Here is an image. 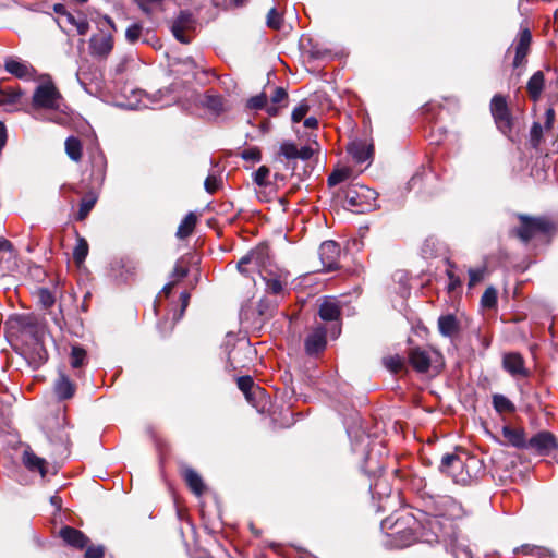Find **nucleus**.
<instances>
[{"label":"nucleus","instance_id":"f257e3e1","mask_svg":"<svg viewBox=\"0 0 558 558\" xmlns=\"http://www.w3.org/2000/svg\"><path fill=\"white\" fill-rule=\"evenodd\" d=\"M439 471L451 477L453 483L465 486L478 477L482 462L466 454L446 453L441 458Z\"/></svg>","mask_w":558,"mask_h":558},{"label":"nucleus","instance_id":"f03ea898","mask_svg":"<svg viewBox=\"0 0 558 558\" xmlns=\"http://www.w3.org/2000/svg\"><path fill=\"white\" fill-rule=\"evenodd\" d=\"M266 250L265 248H257L254 251H251L246 255H244L238 263V270L243 275H248L251 272L258 271L262 274V268L265 265L266 260ZM263 280L266 281L267 291L278 294L282 291V283L277 278H269L266 279L265 276L260 275Z\"/></svg>","mask_w":558,"mask_h":558},{"label":"nucleus","instance_id":"7ed1b4c3","mask_svg":"<svg viewBox=\"0 0 558 558\" xmlns=\"http://www.w3.org/2000/svg\"><path fill=\"white\" fill-rule=\"evenodd\" d=\"M388 525L389 527H396L395 535L397 546L405 547L417 539L416 526L418 523L410 513L398 517L393 524H391L390 519L384 520L381 527L387 529Z\"/></svg>","mask_w":558,"mask_h":558},{"label":"nucleus","instance_id":"20e7f679","mask_svg":"<svg viewBox=\"0 0 558 558\" xmlns=\"http://www.w3.org/2000/svg\"><path fill=\"white\" fill-rule=\"evenodd\" d=\"M521 227L517 230V235L523 241L527 242L537 233H549L553 229L551 222L546 218H530L527 216H520Z\"/></svg>","mask_w":558,"mask_h":558},{"label":"nucleus","instance_id":"39448f33","mask_svg":"<svg viewBox=\"0 0 558 558\" xmlns=\"http://www.w3.org/2000/svg\"><path fill=\"white\" fill-rule=\"evenodd\" d=\"M60 100L61 95L51 82L37 86L33 95V106L35 108L58 109Z\"/></svg>","mask_w":558,"mask_h":558},{"label":"nucleus","instance_id":"423d86ee","mask_svg":"<svg viewBox=\"0 0 558 558\" xmlns=\"http://www.w3.org/2000/svg\"><path fill=\"white\" fill-rule=\"evenodd\" d=\"M490 111L497 128L504 134H508L512 129V118L506 98L499 94L495 95L490 101Z\"/></svg>","mask_w":558,"mask_h":558},{"label":"nucleus","instance_id":"0eeeda50","mask_svg":"<svg viewBox=\"0 0 558 558\" xmlns=\"http://www.w3.org/2000/svg\"><path fill=\"white\" fill-rule=\"evenodd\" d=\"M113 36L111 32L99 28L89 39V52L98 59H107L113 49Z\"/></svg>","mask_w":558,"mask_h":558},{"label":"nucleus","instance_id":"6e6552de","mask_svg":"<svg viewBox=\"0 0 558 558\" xmlns=\"http://www.w3.org/2000/svg\"><path fill=\"white\" fill-rule=\"evenodd\" d=\"M377 193L365 186H351L345 191L344 203L349 207H357L361 210L365 209V205H369L368 201L376 199Z\"/></svg>","mask_w":558,"mask_h":558},{"label":"nucleus","instance_id":"1a4fd4ad","mask_svg":"<svg viewBox=\"0 0 558 558\" xmlns=\"http://www.w3.org/2000/svg\"><path fill=\"white\" fill-rule=\"evenodd\" d=\"M195 20L189 12H181L173 21L171 31L173 36L182 44H189L191 37L189 33L195 29Z\"/></svg>","mask_w":558,"mask_h":558},{"label":"nucleus","instance_id":"9d476101","mask_svg":"<svg viewBox=\"0 0 558 558\" xmlns=\"http://www.w3.org/2000/svg\"><path fill=\"white\" fill-rule=\"evenodd\" d=\"M527 449H533L541 456H549L557 449V441L553 434L541 432L527 440Z\"/></svg>","mask_w":558,"mask_h":558},{"label":"nucleus","instance_id":"9b49d317","mask_svg":"<svg viewBox=\"0 0 558 558\" xmlns=\"http://www.w3.org/2000/svg\"><path fill=\"white\" fill-rule=\"evenodd\" d=\"M339 256L340 246L335 241H325L320 244L319 257L326 271L337 269Z\"/></svg>","mask_w":558,"mask_h":558},{"label":"nucleus","instance_id":"f8f14e48","mask_svg":"<svg viewBox=\"0 0 558 558\" xmlns=\"http://www.w3.org/2000/svg\"><path fill=\"white\" fill-rule=\"evenodd\" d=\"M502 367L512 377H527L529 369L525 367L524 359L521 354L512 352L506 353L502 357Z\"/></svg>","mask_w":558,"mask_h":558},{"label":"nucleus","instance_id":"ddd939ff","mask_svg":"<svg viewBox=\"0 0 558 558\" xmlns=\"http://www.w3.org/2000/svg\"><path fill=\"white\" fill-rule=\"evenodd\" d=\"M437 512L439 517L451 520L460 519L464 515L461 504L448 496H444L437 501Z\"/></svg>","mask_w":558,"mask_h":558},{"label":"nucleus","instance_id":"4468645a","mask_svg":"<svg viewBox=\"0 0 558 558\" xmlns=\"http://www.w3.org/2000/svg\"><path fill=\"white\" fill-rule=\"evenodd\" d=\"M305 351L308 355L322 352L326 347V329L324 326L315 327L305 339Z\"/></svg>","mask_w":558,"mask_h":558},{"label":"nucleus","instance_id":"2eb2a0df","mask_svg":"<svg viewBox=\"0 0 558 558\" xmlns=\"http://www.w3.org/2000/svg\"><path fill=\"white\" fill-rule=\"evenodd\" d=\"M532 40L531 32L527 28H524L520 32L518 41L515 44V56L513 60V68L522 66L526 61V56L530 50V45Z\"/></svg>","mask_w":558,"mask_h":558},{"label":"nucleus","instance_id":"dca6fc26","mask_svg":"<svg viewBox=\"0 0 558 558\" xmlns=\"http://www.w3.org/2000/svg\"><path fill=\"white\" fill-rule=\"evenodd\" d=\"M4 68L7 72L21 80L31 81L35 75V70L31 64L13 58L5 60Z\"/></svg>","mask_w":558,"mask_h":558},{"label":"nucleus","instance_id":"f3484780","mask_svg":"<svg viewBox=\"0 0 558 558\" xmlns=\"http://www.w3.org/2000/svg\"><path fill=\"white\" fill-rule=\"evenodd\" d=\"M555 122V110L553 108H548L545 112V122L544 126L538 122H534L531 131H530V141L534 148H537L543 140L544 130H549L553 128Z\"/></svg>","mask_w":558,"mask_h":558},{"label":"nucleus","instance_id":"a211bd4d","mask_svg":"<svg viewBox=\"0 0 558 558\" xmlns=\"http://www.w3.org/2000/svg\"><path fill=\"white\" fill-rule=\"evenodd\" d=\"M433 354H436V352H433ZM409 360L417 372L424 373L427 372L430 366L432 352L421 348H414L409 353Z\"/></svg>","mask_w":558,"mask_h":558},{"label":"nucleus","instance_id":"6ab92c4d","mask_svg":"<svg viewBox=\"0 0 558 558\" xmlns=\"http://www.w3.org/2000/svg\"><path fill=\"white\" fill-rule=\"evenodd\" d=\"M60 536L70 546L83 549L88 544V538L83 532L71 526H64L60 530Z\"/></svg>","mask_w":558,"mask_h":558},{"label":"nucleus","instance_id":"aec40b11","mask_svg":"<svg viewBox=\"0 0 558 558\" xmlns=\"http://www.w3.org/2000/svg\"><path fill=\"white\" fill-rule=\"evenodd\" d=\"M54 392L60 400H66L74 396L76 386L68 375L60 372L53 386Z\"/></svg>","mask_w":558,"mask_h":558},{"label":"nucleus","instance_id":"412c9836","mask_svg":"<svg viewBox=\"0 0 558 558\" xmlns=\"http://www.w3.org/2000/svg\"><path fill=\"white\" fill-rule=\"evenodd\" d=\"M348 151L356 162L363 163L371 158L372 147L364 142L355 141L349 144Z\"/></svg>","mask_w":558,"mask_h":558},{"label":"nucleus","instance_id":"4be33fe9","mask_svg":"<svg viewBox=\"0 0 558 558\" xmlns=\"http://www.w3.org/2000/svg\"><path fill=\"white\" fill-rule=\"evenodd\" d=\"M341 311L337 301L327 299L319 306V317L323 320H338Z\"/></svg>","mask_w":558,"mask_h":558},{"label":"nucleus","instance_id":"5701e85b","mask_svg":"<svg viewBox=\"0 0 558 558\" xmlns=\"http://www.w3.org/2000/svg\"><path fill=\"white\" fill-rule=\"evenodd\" d=\"M23 463L29 471H38L43 477L46 475V461L37 457L33 451H24Z\"/></svg>","mask_w":558,"mask_h":558},{"label":"nucleus","instance_id":"b1692460","mask_svg":"<svg viewBox=\"0 0 558 558\" xmlns=\"http://www.w3.org/2000/svg\"><path fill=\"white\" fill-rule=\"evenodd\" d=\"M183 476L186 484L195 495L201 496L204 493L205 487L202 477L196 471L187 468L184 470Z\"/></svg>","mask_w":558,"mask_h":558},{"label":"nucleus","instance_id":"393cba45","mask_svg":"<svg viewBox=\"0 0 558 558\" xmlns=\"http://www.w3.org/2000/svg\"><path fill=\"white\" fill-rule=\"evenodd\" d=\"M527 92L533 100H537L544 88V74L542 71L535 72L527 82Z\"/></svg>","mask_w":558,"mask_h":558},{"label":"nucleus","instance_id":"a878e982","mask_svg":"<svg viewBox=\"0 0 558 558\" xmlns=\"http://www.w3.org/2000/svg\"><path fill=\"white\" fill-rule=\"evenodd\" d=\"M502 434L505 438L517 448H527L524 433L521 429L504 427Z\"/></svg>","mask_w":558,"mask_h":558},{"label":"nucleus","instance_id":"bb28decb","mask_svg":"<svg viewBox=\"0 0 558 558\" xmlns=\"http://www.w3.org/2000/svg\"><path fill=\"white\" fill-rule=\"evenodd\" d=\"M438 328L441 335L451 337L458 331V323L453 315L440 316Z\"/></svg>","mask_w":558,"mask_h":558},{"label":"nucleus","instance_id":"cd10ccee","mask_svg":"<svg viewBox=\"0 0 558 558\" xmlns=\"http://www.w3.org/2000/svg\"><path fill=\"white\" fill-rule=\"evenodd\" d=\"M197 217L193 213H189L179 225L177 236L180 239L187 238L194 230Z\"/></svg>","mask_w":558,"mask_h":558},{"label":"nucleus","instance_id":"c85d7f7f","mask_svg":"<svg viewBox=\"0 0 558 558\" xmlns=\"http://www.w3.org/2000/svg\"><path fill=\"white\" fill-rule=\"evenodd\" d=\"M288 98V94L283 87H277L271 96V105L267 106V113L276 116L279 111V105L283 104Z\"/></svg>","mask_w":558,"mask_h":558},{"label":"nucleus","instance_id":"c756f323","mask_svg":"<svg viewBox=\"0 0 558 558\" xmlns=\"http://www.w3.org/2000/svg\"><path fill=\"white\" fill-rule=\"evenodd\" d=\"M65 151L73 161H80L82 158V144L77 137L70 136L65 141Z\"/></svg>","mask_w":558,"mask_h":558},{"label":"nucleus","instance_id":"7c9ffc66","mask_svg":"<svg viewBox=\"0 0 558 558\" xmlns=\"http://www.w3.org/2000/svg\"><path fill=\"white\" fill-rule=\"evenodd\" d=\"M493 405L499 413H510L514 411V404L504 395L496 393L493 396Z\"/></svg>","mask_w":558,"mask_h":558},{"label":"nucleus","instance_id":"2f4dec72","mask_svg":"<svg viewBox=\"0 0 558 558\" xmlns=\"http://www.w3.org/2000/svg\"><path fill=\"white\" fill-rule=\"evenodd\" d=\"M86 357L87 354L83 348L78 345H73L71 348L70 363L73 368L77 369L82 367L86 362Z\"/></svg>","mask_w":558,"mask_h":558},{"label":"nucleus","instance_id":"473e14b6","mask_svg":"<svg viewBox=\"0 0 558 558\" xmlns=\"http://www.w3.org/2000/svg\"><path fill=\"white\" fill-rule=\"evenodd\" d=\"M88 254V244L85 239L80 238L73 251V258L76 264H82Z\"/></svg>","mask_w":558,"mask_h":558},{"label":"nucleus","instance_id":"72a5a7b5","mask_svg":"<svg viewBox=\"0 0 558 558\" xmlns=\"http://www.w3.org/2000/svg\"><path fill=\"white\" fill-rule=\"evenodd\" d=\"M66 20L70 24H72L76 28V32L80 35H85L89 29V24H88L87 20L83 16L76 17L73 14L69 13L66 15Z\"/></svg>","mask_w":558,"mask_h":558},{"label":"nucleus","instance_id":"f704fd0d","mask_svg":"<svg viewBox=\"0 0 558 558\" xmlns=\"http://www.w3.org/2000/svg\"><path fill=\"white\" fill-rule=\"evenodd\" d=\"M483 307L493 308L497 304V291L493 287L487 288L481 299Z\"/></svg>","mask_w":558,"mask_h":558},{"label":"nucleus","instance_id":"c9c22d12","mask_svg":"<svg viewBox=\"0 0 558 558\" xmlns=\"http://www.w3.org/2000/svg\"><path fill=\"white\" fill-rule=\"evenodd\" d=\"M95 203H96V198L93 196L83 198L80 204V209L77 213V220H84L88 216V214L93 209V207L95 206Z\"/></svg>","mask_w":558,"mask_h":558},{"label":"nucleus","instance_id":"e433bc0d","mask_svg":"<svg viewBox=\"0 0 558 558\" xmlns=\"http://www.w3.org/2000/svg\"><path fill=\"white\" fill-rule=\"evenodd\" d=\"M269 173H270V170L268 167L266 166H262L259 167L255 172H254V182L258 185V186H266L268 185V177H269Z\"/></svg>","mask_w":558,"mask_h":558},{"label":"nucleus","instance_id":"4c0bfd02","mask_svg":"<svg viewBox=\"0 0 558 558\" xmlns=\"http://www.w3.org/2000/svg\"><path fill=\"white\" fill-rule=\"evenodd\" d=\"M280 155L287 159H298V146L290 142H284L280 146Z\"/></svg>","mask_w":558,"mask_h":558},{"label":"nucleus","instance_id":"58836bf2","mask_svg":"<svg viewBox=\"0 0 558 558\" xmlns=\"http://www.w3.org/2000/svg\"><path fill=\"white\" fill-rule=\"evenodd\" d=\"M349 170L348 169H340V170H336L333 171L329 178H328V184L330 186H333V185H337L339 184L340 182L347 180L349 178Z\"/></svg>","mask_w":558,"mask_h":558},{"label":"nucleus","instance_id":"ea45409f","mask_svg":"<svg viewBox=\"0 0 558 558\" xmlns=\"http://www.w3.org/2000/svg\"><path fill=\"white\" fill-rule=\"evenodd\" d=\"M38 299H39L40 304L45 308H49L54 304V296L48 289H45V288L39 289Z\"/></svg>","mask_w":558,"mask_h":558},{"label":"nucleus","instance_id":"a19ab883","mask_svg":"<svg viewBox=\"0 0 558 558\" xmlns=\"http://www.w3.org/2000/svg\"><path fill=\"white\" fill-rule=\"evenodd\" d=\"M142 34V26L140 24H132L126 28L125 38L129 43L134 44L138 40Z\"/></svg>","mask_w":558,"mask_h":558},{"label":"nucleus","instance_id":"79ce46f5","mask_svg":"<svg viewBox=\"0 0 558 558\" xmlns=\"http://www.w3.org/2000/svg\"><path fill=\"white\" fill-rule=\"evenodd\" d=\"M241 157L245 160V161H250V162H258L262 158V154H260V150L256 147H251V148H247V149H244L242 153H241Z\"/></svg>","mask_w":558,"mask_h":558},{"label":"nucleus","instance_id":"37998d69","mask_svg":"<svg viewBox=\"0 0 558 558\" xmlns=\"http://www.w3.org/2000/svg\"><path fill=\"white\" fill-rule=\"evenodd\" d=\"M267 97L265 95V93H262L259 95H256L252 98L248 99L247 101V107L250 109H262L264 107L267 108Z\"/></svg>","mask_w":558,"mask_h":558},{"label":"nucleus","instance_id":"c03bdc74","mask_svg":"<svg viewBox=\"0 0 558 558\" xmlns=\"http://www.w3.org/2000/svg\"><path fill=\"white\" fill-rule=\"evenodd\" d=\"M385 365L391 372L398 373L403 368L404 362L400 356L396 355V356H390V357L386 359Z\"/></svg>","mask_w":558,"mask_h":558},{"label":"nucleus","instance_id":"a18cd8bd","mask_svg":"<svg viewBox=\"0 0 558 558\" xmlns=\"http://www.w3.org/2000/svg\"><path fill=\"white\" fill-rule=\"evenodd\" d=\"M310 106L306 102H301L298 107L292 111V121L294 123L300 122L308 112Z\"/></svg>","mask_w":558,"mask_h":558},{"label":"nucleus","instance_id":"49530a36","mask_svg":"<svg viewBox=\"0 0 558 558\" xmlns=\"http://www.w3.org/2000/svg\"><path fill=\"white\" fill-rule=\"evenodd\" d=\"M485 268L469 269V287H474L483 280Z\"/></svg>","mask_w":558,"mask_h":558},{"label":"nucleus","instance_id":"de8ad7c7","mask_svg":"<svg viewBox=\"0 0 558 558\" xmlns=\"http://www.w3.org/2000/svg\"><path fill=\"white\" fill-rule=\"evenodd\" d=\"M267 25L274 29L280 28L281 16L275 8L270 9L267 14Z\"/></svg>","mask_w":558,"mask_h":558},{"label":"nucleus","instance_id":"09e8293b","mask_svg":"<svg viewBox=\"0 0 558 558\" xmlns=\"http://www.w3.org/2000/svg\"><path fill=\"white\" fill-rule=\"evenodd\" d=\"M22 93L20 90L3 93L0 98L2 105H14L19 101Z\"/></svg>","mask_w":558,"mask_h":558},{"label":"nucleus","instance_id":"8fccbe9b","mask_svg":"<svg viewBox=\"0 0 558 558\" xmlns=\"http://www.w3.org/2000/svg\"><path fill=\"white\" fill-rule=\"evenodd\" d=\"M204 185L208 193H215L220 185V179L215 175H208Z\"/></svg>","mask_w":558,"mask_h":558},{"label":"nucleus","instance_id":"3c124183","mask_svg":"<svg viewBox=\"0 0 558 558\" xmlns=\"http://www.w3.org/2000/svg\"><path fill=\"white\" fill-rule=\"evenodd\" d=\"M105 554L104 547L98 546H89L86 549L85 557L86 558H102Z\"/></svg>","mask_w":558,"mask_h":558},{"label":"nucleus","instance_id":"603ef678","mask_svg":"<svg viewBox=\"0 0 558 558\" xmlns=\"http://www.w3.org/2000/svg\"><path fill=\"white\" fill-rule=\"evenodd\" d=\"M162 0H136L141 9L149 14L155 5H158Z\"/></svg>","mask_w":558,"mask_h":558},{"label":"nucleus","instance_id":"864d4df0","mask_svg":"<svg viewBox=\"0 0 558 558\" xmlns=\"http://www.w3.org/2000/svg\"><path fill=\"white\" fill-rule=\"evenodd\" d=\"M253 386V380L248 376H243L238 379V387L247 396Z\"/></svg>","mask_w":558,"mask_h":558},{"label":"nucleus","instance_id":"5fc2aeb1","mask_svg":"<svg viewBox=\"0 0 558 558\" xmlns=\"http://www.w3.org/2000/svg\"><path fill=\"white\" fill-rule=\"evenodd\" d=\"M206 104H207V106L209 108H211L215 111H219V110L222 109V101H221L220 97L209 96L207 98V102Z\"/></svg>","mask_w":558,"mask_h":558},{"label":"nucleus","instance_id":"6e6d98bb","mask_svg":"<svg viewBox=\"0 0 558 558\" xmlns=\"http://www.w3.org/2000/svg\"><path fill=\"white\" fill-rule=\"evenodd\" d=\"M312 155L313 150L307 146L298 148V159L307 160L312 157Z\"/></svg>","mask_w":558,"mask_h":558},{"label":"nucleus","instance_id":"4d7b16f0","mask_svg":"<svg viewBox=\"0 0 558 558\" xmlns=\"http://www.w3.org/2000/svg\"><path fill=\"white\" fill-rule=\"evenodd\" d=\"M187 275V269L177 264L173 268L172 276L178 279L184 278Z\"/></svg>","mask_w":558,"mask_h":558},{"label":"nucleus","instance_id":"13d9d810","mask_svg":"<svg viewBox=\"0 0 558 558\" xmlns=\"http://www.w3.org/2000/svg\"><path fill=\"white\" fill-rule=\"evenodd\" d=\"M448 276H449V286H448V288H449L450 291H452V290H454L457 287H459L461 284V281L452 272H448Z\"/></svg>","mask_w":558,"mask_h":558},{"label":"nucleus","instance_id":"bf43d9fd","mask_svg":"<svg viewBox=\"0 0 558 558\" xmlns=\"http://www.w3.org/2000/svg\"><path fill=\"white\" fill-rule=\"evenodd\" d=\"M318 125V120L315 117H308L304 120V126L315 129Z\"/></svg>","mask_w":558,"mask_h":558},{"label":"nucleus","instance_id":"052dcab7","mask_svg":"<svg viewBox=\"0 0 558 558\" xmlns=\"http://www.w3.org/2000/svg\"><path fill=\"white\" fill-rule=\"evenodd\" d=\"M182 63L190 70V71H193L194 69L197 68V64L196 62L191 58V57H187L185 58Z\"/></svg>","mask_w":558,"mask_h":558},{"label":"nucleus","instance_id":"680f3d73","mask_svg":"<svg viewBox=\"0 0 558 558\" xmlns=\"http://www.w3.org/2000/svg\"><path fill=\"white\" fill-rule=\"evenodd\" d=\"M432 529H435V524H437V521H430L429 522ZM433 535H434V538H429V537H425L424 541L427 542V543H432L434 541H437L438 539V533L433 530Z\"/></svg>","mask_w":558,"mask_h":558},{"label":"nucleus","instance_id":"e2e57ef3","mask_svg":"<svg viewBox=\"0 0 558 558\" xmlns=\"http://www.w3.org/2000/svg\"><path fill=\"white\" fill-rule=\"evenodd\" d=\"M10 242L0 238V251L10 250Z\"/></svg>","mask_w":558,"mask_h":558},{"label":"nucleus","instance_id":"0e129e2a","mask_svg":"<svg viewBox=\"0 0 558 558\" xmlns=\"http://www.w3.org/2000/svg\"><path fill=\"white\" fill-rule=\"evenodd\" d=\"M51 504L56 506L58 509L61 508V498L59 496L51 497Z\"/></svg>","mask_w":558,"mask_h":558},{"label":"nucleus","instance_id":"69168bd1","mask_svg":"<svg viewBox=\"0 0 558 558\" xmlns=\"http://www.w3.org/2000/svg\"><path fill=\"white\" fill-rule=\"evenodd\" d=\"M173 286H174V282H170V283H167L162 291L168 295L171 293L172 289H173Z\"/></svg>","mask_w":558,"mask_h":558},{"label":"nucleus","instance_id":"338daca9","mask_svg":"<svg viewBox=\"0 0 558 558\" xmlns=\"http://www.w3.org/2000/svg\"><path fill=\"white\" fill-rule=\"evenodd\" d=\"M104 22L111 28V29H116V25L113 23V21L109 17V16H105L104 17Z\"/></svg>","mask_w":558,"mask_h":558},{"label":"nucleus","instance_id":"774afa93","mask_svg":"<svg viewBox=\"0 0 558 558\" xmlns=\"http://www.w3.org/2000/svg\"><path fill=\"white\" fill-rule=\"evenodd\" d=\"M181 299L183 301V306H186V302H187V299H189V294L187 293H182L181 294Z\"/></svg>","mask_w":558,"mask_h":558}]
</instances>
